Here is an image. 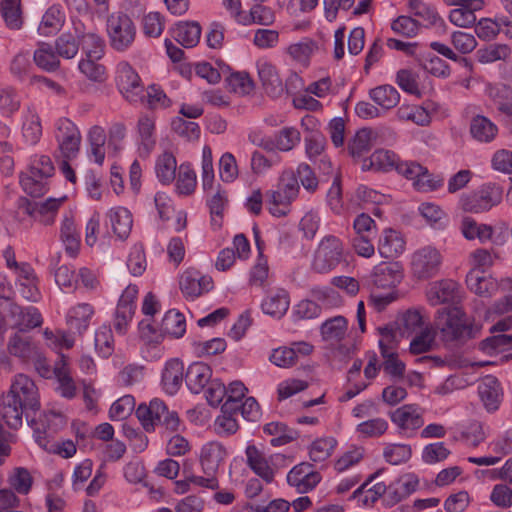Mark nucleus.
Returning a JSON list of instances; mask_svg holds the SVG:
<instances>
[{"instance_id": "17", "label": "nucleus", "mask_w": 512, "mask_h": 512, "mask_svg": "<svg viewBox=\"0 0 512 512\" xmlns=\"http://www.w3.org/2000/svg\"><path fill=\"white\" fill-rule=\"evenodd\" d=\"M320 480V474L307 462L294 466L287 474L288 484L301 494L313 490Z\"/></svg>"}, {"instance_id": "25", "label": "nucleus", "mask_w": 512, "mask_h": 512, "mask_svg": "<svg viewBox=\"0 0 512 512\" xmlns=\"http://www.w3.org/2000/svg\"><path fill=\"white\" fill-rule=\"evenodd\" d=\"M482 0H457L454 5L458 6L450 11L449 20L459 27H470L476 21L475 12L483 7Z\"/></svg>"}, {"instance_id": "26", "label": "nucleus", "mask_w": 512, "mask_h": 512, "mask_svg": "<svg viewBox=\"0 0 512 512\" xmlns=\"http://www.w3.org/2000/svg\"><path fill=\"white\" fill-rule=\"evenodd\" d=\"M479 397L488 412L496 411L502 401L500 382L496 377L488 375L478 385Z\"/></svg>"}, {"instance_id": "31", "label": "nucleus", "mask_w": 512, "mask_h": 512, "mask_svg": "<svg viewBox=\"0 0 512 512\" xmlns=\"http://www.w3.org/2000/svg\"><path fill=\"white\" fill-rule=\"evenodd\" d=\"M211 377L212 370L207 364L194 362L186 371V385L192 393L198 394L212 381Z\"/></svg>"}, {"instance_id": "38", "label": "nucleus", "mask_w": 512, "mask_h": 512, "mask_svg": "<svg viewBox=\"0 0 512 512\" xmlns=\"http://www.w3.org/2000/svg\"><path fill=\"white\" fill-rule=\"evenodd\" d=\"M460 231L465 239H477L480 243H486L494 234V228L491 225L478 223L475 219L469 216L462 219Z\"/></svg>"}, {"instance_id": "19", "label": "nucleus", "mask_w": 512, "mask_h": 512, "mask_svg": "<svg viewBox=\"0 0 512 512\" xmlns=\"http://www.w3.org/2000/svg\"><path fill=\"white\" fill-rule=\"evenodd\" d=\"M403 278V270L397 262H381L376 265L369 276V282L376 288L391 289Z\"/></svg>"}, {"instance_id": "63", "label": "nucleus", "mask_w": 512, "mask_h": 512, "mask_svg": "<svg viewBox=\"0 0 512 512\" xmlns=\"http://www.w3.org/2000/svg\"><path fill=\"white\" fill-rule=\"evenodd\" d=\"M99 59L86 57L78 63L80 72L91 81L102 82L106 78V69L97 62Z\"/></svg>"}, {"instance_id": "23", "label": "nucleus", "mask_w": 512, "mask_h": 512, "mask_svg": "<svg viewBox=\"0 0 512 512\" xmlns=\"http://www.w3.org/2000/svg\"><path fill=\"white\" fill-rule=\"evenodd\" d=\"M167 411L168 409L164 401L159 398H154L149 404H140L136 409V416L143 428L147 432H150L155 429L156 424L161 422Z\"/></svg>"}, {"instance_id": "10", "label": "nucleus", "mask_w": 512, "mask_h": 512, "mask_svg": "<svg viewBox=\"0 0 512 512\" xmlns=\"http://www.w3.org/2000/svg\"><path fill=\"white\" fill-rule=\"evenodd\" d=\"M55 138L62 158L75 159L77 157L81 144V134L70 119L60 118L56 121Z\"/></svg>"}, {"instance_id": "2", "label": "nucleus", "mask_w": 512, "mask_h": 512, "mask_svg": "<svg viewBox=\"0 0 512 512\" xmlns=\"http://www.w3.org/2000/svg\"><path fill=\"white\" fill-rule=\"evenodd\" d=\"M298 193L299 183L295 172L292 169L284 170L279 176L276 188L266 192L269 212L276 217L285 216Z\"/></svg>"}, {"instance_id": "12", "label": "nucleus", "mask_w": 512, "mask_h": 512, "mask_svg": "<svg viewBox=\"0 0 512 512\" xmlns=\"http://www.w3.org/2000/svg\"><path fill=\"white\" fill-rule=\"evenodd\" d=\"M423 409L415 404H406L390 414L393 424L396 425L401 436L413 437L417 430L424 425Z\"/></svg>"}, {"instance_id": "22", "label": "nucleus", "mask_w": 512, "mask_h": 512, "mask_svg": "<svg viewBox=\"0 0 512 512\" xmlns=\"http://www.w3.org/2000/svg\"><path fill=\"white\" fill-rule=\"evenodd\" d=\"M460 286L457 282L445 279L431 284L427 291V300L432 306L443 303H455L461 297Z\"/></svg>"}, {"instance_id": "55", "label": "nucleus", "mask_w": 512, "mask_h": 512, "mask_svg": "<svg viewBox=\"0 0 512 512\" xmlns=\"http://www.w3.org/2000/svg\"><path fill=\"white\" fill-rule=\"evenodd\" d=\"M388 429V422L384 418L368 419L359 423L355 432L361 438H378L386 433Z\"/></svg>"}, {"instance_id": "27", "label": "nucleus", "mask_w": 512, "mask_h": 512, "mask_svg": "<svg viewBox=\"0 0 512 512\" xmlns=\"http://www.w3.org/2000/svg\"><path fill=\"white\" fill-rule=\"evenodd\" d=\"M184 376V365L176 358L170 359L165 363L161 374V385L163 390L174 395L181 388Z\"/></svg>"}, {"instance_id": "30", "label": "nucleus", "mask_w": 512, "mask_h": 512, "mask_svg": "<svg viewBox=\"0 0 512 512\" xmlns=\"http://www.w3.org/2000/svg\"><path fill=\"white\" fill-rule=\"evenodd\" d=\"M66 200V196L48 198L43 202L29 204L27 212L39 222L50 225L54 222L58 209Z\"/></svg>"}, {"instance_id": "39", "label": "nucleus", "mask_w": 512, "mask_h": 512, "mask_svg": "<svg viewBox=\"0 0 512 512\" xmlns=\"http://www.w3.org/2000/svg\"><path fill=\"white\" fill-rule=\"evenodd\" d=\"M36 66L45 72H55L60 68L61 62L54 47L45 42L38 44L33 53Z\"/></svg>"}, {"instance_id": "14", "label": "nucleus", "mask_w": 512, "mask_h": 512, "mask_svg": "<svg viewBox=\"0 0 512 512\" xmlns=\"http://www.w3.org/2000/svg\"><path fill=\"white\" fill-rule=\"evenodd\" d=\"M15 277V286L20 295L31 302H37L41 299L39 288V278L28 262H21L20 268L13 272Z\"/></svg>"}, {"instance_id": "64", "label": "nucleus", "mask_w": 512, "mask_h": 512, "mask_svg": "<svg viewBox=\"0 0 512 512\" xmlns=\"http://www.w3.org/2000/svg\"><path fill=\"white\" fill-rule=\"evenodd\" d=\"M1 14L6 25L11 29H19L22 25L20 0H2Z\"/></svg>"}, {"instance_id": "24", "label": "nucleus", "mask_w": 512, "mask_h": 512, "mask_svg": "<svg viewBox=\"0 0 512 512\" xmlns=\"http://www.w3.org/2000/svg\"><path fill=\"white\" fill-rule=\"evenodd\" d=\"M9 315L13 321V325L20 331L39 327L43 321L41 313L34 306L22 307L17 304H12L9 308Z\"/></svg>"}, {"instance_id": "61", "label": "nucleus", "mask_w": 512, "mask_h": 512, "mask_svg": "<svg viewBox=\"0 0 512 512\" xmlns=\"http://www.w3.org/2000/svg\"><path fill=\"white\" fill-rule=\"evenodd\" d=\"M95 349L104 358L109 357L114 351V340L110 326L102 325L95 332Z\"/></svg>"}, {"instance_id": "1", "label": "nucleus", "mask_w": 512, "mask_h": 512, "mask_svg": "<svg viewBox=\"0 0 512 512\" xmlns=\"http://www.w3.org/2000/svg\"><path fill=\"white\" fill-rule=\"evenodd\" d=\"M2 416L11 428L22 425V415L39 409V394L34 381L24 374L14 377L10 390L2 397Z\"/></svg>"}, {"instance_id": "49", "label": "nucleus", "mask_w": 512, "mask_h": 512, "mask_svg": "<svg viewBox=\"0 0 512 512\" xmlns=\"http://www.w3.org/2000/svg\"><path fill=\"white\" fill-rule=\"evenodd\" d=\"M161 331L175 338L182 337L186 331L184 315L175 310L166 312L161 322Z\"/></svg>"}, {"instance_id": "11", "label": "nucleus", "mask_w": 512, "mask_h": 512, "mask_svg": "<svg viewBox=\"0 0 512 512\" xmlns=\"http://www.w3.org/2000/svg\"><path fill=\"white\" fill-rule=\"evenodd\" d=\"M116 84L120 93L130 103L142 102L144 89L137 72L128 62H120L116 70Z\"/></svg>"}, {"instance_id": "16", "label": "nucleus", "mask_w": 512, "mask_h": 512, "mask_svg": "<svg viewBox=\"0 0 512 512\" xmlns=\"http://www.w3.org/2000/svg\"><path fill=\"white\" fill-rule=\"evenodd\" d=\"M259 80L265 93L271 98H279L284 94L285 86L275 65L266 58L256 62Z\"/></svg>"}, {"instance_id": "4", "label": "nucleus", "mask_w": 512, "mask_h": 512, "mask_svg": "<svg viewBox=\"0 0 512 512\" xmlns=\"http://www.w3.org/2000/svg\"><path fill=\"white\" fill-rule=\"evenodd\" d=\"M53 172L54 166L48 156H35L31 159L28 172L21 175L20 184L27 194L40 197L46 193V179L52 176Z\"/></svg>"}, {"instance_id": "53", "label": "nucleus", "mask_w": 512, "mask_h": 512, "mask_svg": "<svg viewBox=\"0 0 512 512\" xmlns=\"http://www.w3.org/2000/svg\"><path fill=\"white\" fill-rule=\"evenodd\" d=\"M64 16L57 6L47 9L39 24L38 31L41 35L49 36L56 33L62 26Z\"/></svg>"}, {"instance_id": "45", "label": "nucleus", "mask_w": 512, "mask_h": 512, "mask_svg": "<svg viewBox=\"0 0 512 512\" xmlns=\"http://www.w3.org/2000/svg\"><path fill=\"white\" fill-rule=\"evenodd\" d=\"M370 98L381 108L390 110L400 101V94L392 85H380L369 91Z\"/></svg>"}, {"instance_id": "29", "label": "nucleus", "mask_w": 512, "mask_h": 512, "mask_svg": "<svg viewBox=\"0 0 512 512\" xmlns=\"http://www.w3.org/2000/svg\"><path fill=\"white\" fill-rule=\"evenodd\" d=\"M226 456L225 448L218 442L206 443L200 454V463L205 475H216L220 463Z\"/></svg>"}, {"instance_id": "41", "label": "nucleus", "mask_w": 512, "mask_h": 512, "mask_svg": "<svg viewBox=\"0 0 512 512\" xmlns=\"http://www.w3.org/2000/svg\"><path fill=\"white\" fill-rule=\"evenodd\" d=\"M498 133L497 126L487 117L476 115L470 121V134L472 138L481 143H490Z\"/></svg>"}, {"instance_id": "57", "label": "nucleus", "mask_w": 512, "mask_h": 512, "mask_svg": "<svg viewBox=\"0 0 512 512\" xmlns=\"http://www.w3.org/2000/svg\"><path fill=\"white\" fill-rule=\"evenodd\" d=\"M412 455L411 446L408 444L390 443L383 449V457L386 462L392 465H399L407 462Z\"/></svg>"}, {"instance_id": "54", "label": "nucleus", "mask_w": 512, "mask_h": 512, "mask_svg": "<svg viewBox=\"0 0 512 512\" xmlns=\"http://www.w3.org/2000/svg\"><path fill=\"white\" fill-rule=\"evenodd\" d=\"M435 330L431 325H426L423 329L415 333L410 342V352L412 354H422L432 349L435 341Z\"/></svg>"}, {"instance_id": "47", "label": "nucleus", "mask_w": 512, "mask_h": 512, "mask_svg": "<svg viewBox=\"0 0 512 512\" xmlns=\"http://www.w3.org/2000/svg\"><path fill=\"white\" fill-rule=\"evenodd\" d=\"M376 474H372L369 478L354 492L352 497L358 498L364 505L368 506L375 503L380 497L385 498L386 485L384 483H376L374 486L366 489L369 482L375 478Z\"/></svg>"}, {"instance_id": "36", "label": "nucleus", "mask_w": 512, "mask_h": 512, "mask_svg": "<svg viewBox=\"0 0 512 512\" xmlns=\"http://www.w3.org/2000/svg\"><path fill=\"white\" fill-rule=\"evenodd\" d=\"M75 32L86 57L102 58L105 51L104 39L93 31H85L75 26Z\"/></svg>"}, {"instance_id": "44", "label": "nucleus", "mask_w": 512, "mask_h": 512, "mask_svg": "<svg viewBox=\"0 0 512 512\" xmlns=\"http://www.w3.org/2000/svg\"><path fill=\"white\" fill-rule=\"evenodd\" d=\"M200 36L201 27L197 22H180L173 30V38L186 48L196 46Z\"/></svg>"}, {"instance_id": "33", "label": "nucleus", "mask_w": 512, "mask_h": 512, "mask_svg": "<svg viewBox=\"0 0 512 512\" xmlns=\"http://www.w3.org/2000/svg\"><path fill=\"white\" fill-rule=\"evenodd\" d=\"M94 313L95 310L91 304L79 303L68 310L67 325L77 333L83 334L88 329Z\"/></svg>"}, {"instance_id": "48", "label": "nucleus", "mask_w": 512, "mask_h": 512, "mask_svg": "<svg viewBox=\"0 0 512 512\" xmlns=\"http://www.w3.org/2000/svg\"><path fill=\"white\" fill-rule=\"evenodd\" d=\"M55 376L58 380V390L60 394L68 399L76 395V386L70 375L64 355H61V360L55 365Z\"/></svg>"}, {"instance_id": "15", "label": "nucleus", "mask_w": 512, "mask_h": 512, "mask_svg": "<svg viewBox=\"0 0 512 512\" xmlns=\"http://www.w3.org/2000/svg\"><path fill=\"white\" fill-rule=\"evenodd\" d=\"M179 286L185 298L194 300L213 288V280L195 269H187L180 276Z\"/></svg>"}, {"instance_id": "3", "label": "nucleus", "mask_w": 512, "mask_h": 512, "mask_svg": "<svg viewBox=\"0 0 512 512\" xmlns=\"http://www.w3.org/2000/svg\"><path fill=\"white\" fill-rule=\"evenodd\" d=\"M434 324L444 342L462 340L473 336L466 315L458 306L439 309Z\"/></svg>"}, {"instance_id": "40", "label": "nucleus", "mask_w": 512, "mask_h": 512, "mask_svg": "<svg viewBox=\"0 0 512 512\" xmlns=\"http://www.w3.org/2000/svg\"><path fill=\"white\" fill-rule=\"evenodd\" d=\"M418 212L426 224L434 230H444L449 224L447 213L437 204L423 202L418 206Z\"/></svg>"}, {"instance_id": "52", "label": "nucleus", "mask_w": 512, "mask_h": 512, "mask_svg": "<svg viewBox=\"0 0 512 512\" xmlns=\"http://www.w3.org/2000/svg\"><path fill=\"white\" fill-rule=\"evenodd\" d=\"M197 185L195 171L188 163H182L179 166L178 177L176 181V191L179 195H190L194 192Z\"/></svg>"}, {"instance_id": "6", "label": "nucleus", "mask_w": 512, "mask_h": 512, "mask_svg": "<svg viewBox=\"0 0 512 512\" xmlns=\"http://www.w3.org/2000/svg\"><path fill=\"white\" fill-rule=\"evenodd\" d=\"M106 30L110 46L118 52L128 50L136 38L134 22L127 14L121 12L108 16Z\"/></svg>"}, {"instance_id": "8", "label": "nucleus", "mask_w": 512, "mask_h": 512, "mask_svg": "<svg viewBox=\"0 0 512 512\" xmlns=\"http://www.w3.org/2000/svg\"><path fill=\"white\" fill-rule=\"evenodd\" d=\"M248 467L267 483L274 480L275 472L278 466L284 465L285 455L276 453L266 455V453L256 445H248L245 450Z\"/></svg>"}, {"instance_id": "43", "label": "nucleus", "mask_w": 512, "mask_h": 512, "mask_svg": "<svg viewBox=\"0 0 512 512\" xmlns=\"http://www.w3.org/2000/svg\"><path fill=\"white\" fill-rule=\"evenodd\" d=\"M466 282L471 291L482 297H491L498 289L494 278L479 271H471L467 275Z\"/></svg>"}, {"instance_id": "28", "label": "nucleus", "mask_w": 512, "mask_h": 512, "mask_svg": "<svg viewBox=\"0 0 512 512\" xmlns=\"http://www.w3.org/2000/svg\"><path fill=\"white\" fill-rule=\"evenodd\" d=\"M406 249L403 235L393 229H385L379 238L378 252L383 258H397Z\"/></svg>"}, {"instance_id": "7", "label": "nucleus", "mask_w": 512, "mask_h": 512, "mask_svg": "<svg viewBox=\"0 0 512 512\" xmlns=\"http://www.w3.org/2000/svg\"><path fill=\"white\" fill-rule=\"evenodd\" d=\"M442 263L441 252L433 245H426L412 253L410 270L414 278L428 280L440 272Z\"/></svg>"}, {"instance_id": "62", "label": "nucleus", "mask_w": 512, "mask_h": 512, "mask_svg": "<svg viewBox=\"0 0 512 512\" xmlns=\"http://www.w3.org/2000/svg\"><path fill=\"white\" fill-rule=\"evenodd\" d=\"M397 117L401 121H411L420 126H426L431 118L427 110L420 106H401L397 110Z\"/></svg>"}, {"instance_id": "37", "label": "nucleus", "mask_w": 512, "mask_h": 512, "mask_svg": "<svg viewBox=\"0 0 512 512\" xmlns=\"http://www.w3.org/2000/svg\"><path fill=\"white\" fill-rule=\"evenodd\" d=\"M289 295L284 289H276L269 292L263 300L261 307L265 314L275 318H281L289 308Z\"/></svg>"}, {"instance_id": "35", "label": "nucleus", "mask_w": 512, "mask_h": 512, "mask_svg": "<svg viewBox=\"0 0 512 512\" xmlns=\"http://www.w3.org/2000/svg\"><path fill=\"white\" fill-rule=\"evenodd\" d=\"M137 134L140 150L149 154L156 145V125L152 115L142 114L137 122Z\"/></svg>"}, {"instance_id": "60", "label": "nucleus", "mask_w": 512, "mask_h": 512, "mask_svg": "<svg viewBox=\"0 0 512 512\" xmlns=\"http://www.w3.org/2000/svg\"><path fill=\"white\" fill-rule=\"evenodd\" d=\"M337 441L333 437L315 440L309 449L310 459L314 462H322L329 458L335 449Z\"/></svg>"}, {"instance_id": "56", "label": "nucleus", "mask_w": 512, "mask_h": 512, "mask_svg": "<svg viewBox=\"0 0 512 512\" xmlns=\"http://www.w3.org/2000/svg\"><path fill=\"white\" fill-rule=\"evenodd\" d=\"M53 47L59 58L72 59L79 51L77 35L74 36L70 33H63L55 40Z\"/></svg>"}, {"instance_id": "13", "label": "nucleus", "mask_w": 512, "mask_h": 512, "mask_svg": "<svg viewBox=\"0 0 512 512\" xmlns=\"http://www.w3.org/2000/svg\"><path fill=\"white\" fill-rule=\"evenodd\" d=\"M401 167L402 175L412 180L414 188L419 192L436 191L444 184V179L440 175L430 173L426 167L417 162L410 161Z\"/></svg>"}, {"instance_id": "32", "label": "nucleus", "mask_w": 512, "mask_h": 512, "mask_svg": "<svg viewBox=\"0 0 512 512\" xmlns=\"http://www.w3.org/2000/svg\"><path fill=\"white\" fill-rule=\"evenodd\" d=\"M347 332L348 321L341 315L327 319L320 326L323 341L330 345L339 344L346 337Z\"/></svg>"}, {"instance_id": "50", "label": "nucleus", "mask_w": 512, "mask_h": 512, "mask_svg": "<svg viewBox=\"0 0 512 512\" xmlns=\"http://www.w3.org/2000/svg\"><path fill=\"white\" fill-rule=\"evenodd\" d=\"M411 12L422 19L425 26H443L444 21L439 16L437 11L430 5L422 2L421 0H409Z\"/></svg>"}, {"instance_id": "58", "label": "nucleus", "mask_w": 512, "mask_h": 512, "mask_svg": "<svg viewBox=\"0 0 512 512\" xmlns=\"http://www.w3.org/2000/svg\"><path fill=\"white\" fill-rule=\"evenodd\" d=\"M511 54V48L506 44H491L477 51L476 56L480 63L487 64L507 59Z\"/></svg>"}, {"instance_id": "42", "label": "nucleus", "mask_w": 512, "mask_h": 512, "mask_svg": "<svg viewBox=\"0 0 512 512\" xmlns=\"http://www.w3.org/2000/svg\"><path fill=\"white\" fill-rule=\"evenodd\" d=\"M108 216L114 234L121 240L126 239L133 225L131 212L127 208L116 207L110 210Z\"/></svg>"}, {"instance_id": "20", "label": "nucleus", "mask_w": 512, "mask_h": 512, "mask_svg": "<svg viewBox=\"0 0 512 512\" xmlns=\"http://www.w3.org/2000/svg\"><path fill=\"white\" fill-rule=\"evenodd\" d=\"M7 350L10 355L18 357L23 361L41 363L43 360V355L32 338L20 333H15L9 338Z\"/></svg>"}, {"instance_id": "34", "label": "nucleus", "mask_w": 512, "mask_h": 512, "mask_svg": "<svg viewBox=\"0 0 512 512\" xmlns=\"http://www.w3.org/2000/svg\"><path fill=\"white\" fill-rule=\"evenodd\" d=\"M80 232L78 231L72 217L66 215L60 227V240L64 245L66 253L75 258L80 250Z\"/></svg>"}, {"instance_id": "9", "label": "nucleus", "mask_w": 512, "mask_h": 512, "mask_svg": "<svg viewBox=\"0 0 512 512\" xmlns=\"http://www.w3.org/2000/svg\"><path fill=\"white\" fill-rule=\"evenodd\" d=\"M343 251V244L339 238L333 235L325 236L314 255V270L319 273L333 270L342 261Z\"/></svg>"}, {"instance_id": "21", "label": "nucleus", "mask_w": 512, "mask_h": 512, "mask_svg": "<svg viewBox=\"0 0 512 512\" xmlns=\"http://www.w3.org/2000/svg\"><path fill=\"white\" fill-rule=\"evenodd\" d=\"M419 480L414 474H406L386 486L384 504L392 507L416 491Z\"/></svg>"}, {"instance_id": "46", "label": "nucleus", "mask_w": 512, "mask_h": 512, "mask_svg": "<svg viewBox=\"0 0 512 512\" xmlns=\"http://www.w3.org/2000/svg\"><path fill=\"white\" fill-rule=\"evenodd\" d=\"M177 161L171 152H163L155 163V172L162 184H170L176 177Z\"/></svg>"}, {"instance_id": "59", "label": "nucleus", "mask_w": 512, "mask_h": 512, "mask_svg": "<svg viewBox=\"0 0 512 512\" xmlns=\"http://www.w3.org/2000/svg\"><path fill=\"white\" fill-rule=\"evenodd\" d=\"M317 50V45L309 38L289 45L287 53L297 62L308 64L310 57Z\"/></svg>"}, {"instance_id": "18", "label": "nucleus", "mask_w": 512, "mask_h": 512, "mask_svg": "<svg viewBox=\"0 0 512 512\" xmlns=\"http://www.w3.org/2000/svg\"><path fill=\"white\" fill-rule=\"evenodd\" d=\"M410 161H401L399 156L390 150L378 149L374 151L370 157L363 159L361 168L363 171L374 170L388 172L396 170L402 175V168L404 164Z\"/></svg>"}, {"instance_id": "51", "label": "nucleus", "mask_w": 512, "mask_h": 512, "mask_svg": "<svg viewBox=\"0 0 512 512\" xmlns=\"http://www.w3.org/2000/svg\"><path fill=\"white\" fill-rule=\"evenodd\" d=\"M374 139V132L371 129L363 128L356 132L354 137L348 143L349 153L353 157H360L368 152Z\"/></svg>"}, {"instance_id": "5", "label": "nucleus", "mask_w": 512, "mask_h": 512, "mask_svg": "<svg viewBox=\"0 0 512 512\" xmlns=\"http://www.w3.org/2000/svg\"><path fill=\"white\" fill-rule=\"evenodd\" d=\"M503 191L494 183L481 185L474 191L461 196L459 205L461 209L469 213H483L491 210L502 201Z\"/></svg>"}]
</instances>
